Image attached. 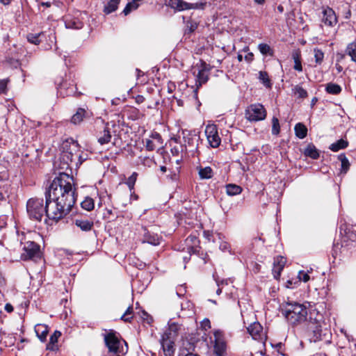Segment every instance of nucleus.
I'll return each mask as SVG.
<instances>
[{"label": "nucleus", "mask_w": 356, "mask_h": 356, "mask_svg": "<svg viewBox=\"0 0 356 356\" xmlns=\"http://www.w3.org/2000/svg\"><path fill=\"white\" fill-rule=\"evenodd\" d=\"M61 333L59 331L56 330L53 334L51 335L49 338V341L52 343H56L58 342V339L60 337Z\"/></svg>", "instance_id": "52"}, {"label": "nucleus", "mask_w": 356, "mask_h": 356, "mask_svg": "<svg viewBox=\"0 0 356 356\" xmlns=\"http://www.w3.org/2000/svg\"><path fill=\"white\" fill-rule=\"evenodd\" d=\"M87 114L88 113L85 109L79 108L76 111V113L72 117L71 122L74 124H78L83 121Z\"/></svg>", "instance_id": "25"}, {"label": "nucleus", "mask_w": 356, "mask_h": 356, "mask_svg": "<svg viewBox=\"0 0 356 356\" xmlns=\"http://www.w3.org/2000/svg\"><path fill=\"white\" fill-rule=\"evenodd\" d=\"M242 192V188L240 186L233 184L226 185V193L229 196H234L240 194Z\"/></svg>", "instance_id": "30"}, {"label": "nucleus", "mask_w": 356, "mask_h": 356, "mask_svg": "<svg viewBox=\"0 0 356 356\" xmlns=\"http://www.w3.org/2000/svg\"><path fill=\"white\" fill-rule=\"evenodd\" d=\"M187 29L189 32H193L197 27V24L195 22L188 21L186 24Z\"/></svg>", "instance_id": "54"}, {"label": "nucleus", "mask_w": 356, "mask_h": 356, "mask_svg": "<svg viewBox=\"0 0 356 356\" xmlns=\"http://www.w3.org/2000/svg\"><path fill=\"white\" fill-rule=\"evenodd\" d=\"M74 224L83 232H88L93 227V221L83 219H75Z\"/></svg>", "instance_id": "23"}, {"label": "nucleus", "mask_w": 356, "mask_h": 356, "mask_svg": "<svg viewBox=\"0 0 356 356\" xmlns=\"http://www.w3.org/2000/svg\"><path fill=\"white\" fill-rule=\"evenodd\" d=\"M184 146L196 149L197 147V142L200 136L197 134L195 130L183 129L181 131Z\"/></svg>", "instance_id": "11"}, {"label": "nucleus", "mask_w": 356, "mask_h": 356, "mask_svg": "<svg viewBox=\"0 0 356 356\" xmlns=\"http://www.w3.org/2000/svg\"><path fill=\"white\" fill-rule=\"evenodd\" d=\"M258 49L259 50L260 53L262 55L264 56H273V50L271 49V47L266 44V43H260L258 45Z\"/></svg>", "instance_id": "37"}, {"label": "nucleus", "mask_w": 356, "mask_h": 356, "mask_svg": "<svg viewBox=\"0 0 356 356\" xmlns=\"http://www.w3.org/2000/svg\"><path fill=\"white\" fill-rule=\"evenodd\" d=\"M145 148L147 151H154L157 145L152 138H146L144 140Z\"/></svg>", "instance_id": "46"}, {"label": "nucleus", "mask_w": 356, "mask_h": 356, "mask_svg": "<svg viewBox=\"0 0 356 356\" xmlns=\"http://www.w3.org/2000/svg\"><path fill=\"white\" fill-rule=\"evenodd\" d=\"M58 90L60 95L66 96L75 95L77 93L76 85L74 83H68L67 81L60 83Z\"/></svg>", "instance_id": "18"}, {"label": "nucleus", "mask_w": 356, "mask_h": 356, "mask_svg": "<svg viewBox=\"0 0 356 356\" xmlns=\"http://www.w3.org/2000/svg\"><path fill=\"white\" fill-rule=\"evenodd\" d=\"M219 249L222 252H229L231 253V245L226 241H222L219 245Z\"/></svg>", "instance_id": "50"}, {"label": "nucleus", "mask_w": 356, "mask_h": 356, "mask_svg": "<svg viewBox=\"0 0 356 356\" xmlns=\"http://www.w3.org/2000/svg\"><path fill=\"white\" fill-rule=\"evenodd\" d=\"M150 138H152L155 143H156L157 145H161L163 143L162 137L158 132H152L150 135Z\"/></svg>", "instance_id": "47"}, {"label": "nucleus", "mask_w": 356, "mask_h": 356, "mask_svg": "<svg viewBox=\"0 0 356 356\" xmlns=\"http://www.w3.org/2000/svg\"><path fill=\"white\" fill-rule=\"evenodd\" d=\"M259 81L267 88L271 87L270 80L268 77V74L265 71H260L259 73Z\"/></svg>", "instance_id": "39"}, {"label": "nucleus", "mask_w": 356, "mask_h": 356, "mask_svg": "<svg viewBox=\"0 0 356 356\" xmlns=\"http://www.w3.org/2000/svg\"><path fill=\"white\" fill-rule=\"evenodd\" d=\"M47 349L49 350L54 351L58 349L57 345L55 343H52L51 341H49V343L47 344Z\"/></svg>", "instance_id": "57"}, {"label": "nucleus", "mask_w": 356, "mask_h": 356, "mask_svg": "<svg viewBox=\"0 0 356 356\" xmlns=\"http://www.w3.org/2000/svg\"><path fill=\"white\" fill-rule=\"evenodd\" d=\"M280 131V126L279 120L273 117L272 119V134L273 135H278Z\"/></svg>", "instance_id": "43"}, {"label": "nucleus", "mask_w": 356, "mask_h": 356, "mask_svg": "<svg viewBox=\"0 0 356 356\" xmlns=\"http://www.w3.org/2000/svg\"><path fill=\"white\" fill-rule=\"evenodd\" d=\"M141 163L145 166L151 167L154 160L149 157H143L141 159Z\"/></svg>", "instance_id": "53"}, {"label": "nucleus", "mask_w": 356, "mask_h": 356, "mask_svg": "<svg viewBox=\"0 0 356 356\" xmlns=\"http://www.w3.org/2000/svg\"><path fill=\"white\" fill-rule=\"evenodd\" d=\"M8 79L0 80V94H5L7 91V84Z\"/></svg>", "instance_id": "51"}, {"label": "nucleus", "mask_w": 356, "mask_h": 356, "mask_svg": "<svg viewBox=\"0 0 356 356\" xmlns=\"http://www.w3.org/2000/svg\"><path fill=\"white\" fill-rule=\"evenodd\" d=\"M40 247L34 241H26L23 247V252L21 254V259L26 261L40 257Z\"/></svg>", "instance_id": "8"}, {"label": "nucleus", "mask_w": 356, "mask_h": 356, "mask_svg": "<svg viewBox=\"0 0 356 356\" xmlns=\"http://www.w3.org/2000/svg\"><path fill=\"white\" fill-rule=\"evenodd\" d=\"M346 53L351 57L353 62H356V42L348 44L346 47Z\"/></svg>", "instance_id": "34"}, {"label": "nucleus", "mask_w": 356, "mask_h": 356, "mask_svg": "<svg viewBox=\"0 0 356 356\" xmlns=\"http://www.w3.org/2000/svg\"><path fill=\"white\" fill-rule=\"evenodd\" d=\"M266 111L263 105L260 104H252L245 111L246 118L251 122L264 120Z\"/></svg>", "instance_id": "7"}, {"label": "nucleus", "mask_w": 356, "mask_h": 356, "mask_svg": "<svg viewBox=\"0 0 356 356\" xmlns=\"http://www.w3.org/2000/svg\"><path fill=\"white\" fill-rule=\"evenodd\" d=\"M8 179V174L7 171L3 170L2 172H0V181L6 180Z\"/></svg>", "instance_id": "58"}, {"label": "nucleus", "mask_w": 356, "mask_h": 356, "mask_svg": "<svg viewBox=\"0 0 356 356\" xmlns=\"http://www.w3.org/2000/svg\"><path fill=\"white\" fill-rule=\"evenodd\" d=\"M207 3L206 1H200V2H197L195 3H188L187 7L189 9H197V10H204L207 6Z\"/></svg>", "instance_id": "41"}, {"label": "nucleus", "mask_w": 356, "mask_h": 356, "mask_svg": "<svg viewBox=\"0 0 356 356\" xmlns=\"http://www.w3.org/2000/svg\"><path fill=\"white\" fill-rule=\"evenodd\" d=\"M204 235L209 241L211 240L212 233H210L209 231L204 232Z\"/></svg>", "instance_id": "64"}, {"label": "nucleus", "mask_w": 356, "mask_h": 356, "mask_svg": "<svg viewBox=\"0 0 356 356\" xmlns=\"http://www.w3.org/2000/svg\"><path fill=\"white\" fill-rule=\"evenodd\" d=\"M248 332L251 335L253 339L262 341L264 339L263 327L259 322L251 323L248 327Z\"/></svg>", "instance_id": "13"}, {"label": "nucleus", "mask_w": 356, "mask_h": 356, "mask_svg": "<svg viewBox=\"0 0 356 356\" xmlns=\"http://www.w3.org/2000/svg\"><path fill=\"white\" fill-rule=\"evenodd\" d=\"M111 196L107 193L106 191L101 193L99 195V202L98 207H102V204H105L106 201L110 200Z\"/></svg>", "instance_id": "48"}, {"label": "nucleus", "mask_w": 356, "mask_h": 356, "mask_svg": "<svg viewBox=\"0 0 356 356\" xmlns=\"http://www.w3.org/2000/svg\"><path fill=\"white\" fill-rule=\"evenodd\" d=\"M292 93L297 98L305 99L307 97L308 94L306 90H305L300 85H296L292 88Z\"/></svg>", "instance_id": "31"}, {"label": "nucleus", "mask_w": 356, "mask_h": 356, "mask_svg": "<svg viewBox=\"0 0 356 356\" xmlns=\"http://www.w3.org/2000/svg\"><path fill=\"white\" fill-rule=\"evenodd\" d=\"M286 262V258L282 256H278L275 259L273 262V273L275 279H278L280 277L281 272L283 270Z\"/></svg>", "instance_id": "19"}, {"label": "nucleus", "mask_w": 356, "mask_h": 356, "mask_svg": "<svg viewBox=\"0 0 356 356\" xmlns=\"http://www.w3.org/2000/svg\"><path fill=\"white\" fill-rule=\"evenodd\" d=\"M168 6L177 11L188 10V3L183 0H169Z\"/></svg>", "instance_id": "22"}, {"label": "nucleus", "mask_w": 356, "mask_h": 356, "mask_svg": "<svg viewBox=\"0 0 356 356\" xmlns=\"http://www.w3.org/2000/svg\"><path fill=\"white\" fill-rule=\"evenodd\" d=\"M345 232L348 239L356 241V227L346 228Z\"/></svg>", "instance_id": "44"}, {"label": "nucleus", "mask_w": 356, "mask_h": 356, "mask_svg": "<svg viewBox=\"0 0 356 356\" xmlns=\"http://www.w3.org/2000/svg\"><path fill=\"white\" fill-rule=\"evenodd\" d=\"M120 1V0H110L104 6V13L108 15L115 11L118 8Z\"/></svg>", "instance_id": "29"}, {"label": "nucleus", "mask_w": 356, "mask_h": 356, "mask_svg": "<svg viewBox=\"0 0 356 356\" xmlns=\"http://www.w3.org/2000/svg\"><path fill=\"white\" fill-rule=\"evenodd\" d=\"M35 332L41 341L46 340L48 334V327L43 324H38L35 326Z\"/></svg>", "instance_id": "24"}, {"label": "nucleus", "mask_w": 356, "mask_h": 356, "mask_svg": "<svg viewBox=\"0 0 356 356\" xmlns=\"http://www.w3.org/2000/svg\"><path fill=\"white\" fill-rule=\"evenodd\" d=\"M161 346L163 347L164 353L165 356H172L174 354V342L169 339L167 333H165V335L163 336L161 340Z\"/></svg>", "instance_id": "20"}, {"label": "nucleus", "mask_w": 356, "mask_h": 356, "mask_svg": "<svg viewBox=\"0 0 356 356\" xmlns=\"http://www.w3.org/2000/svg\"><path fill=\"white\" fill-rule=\"evenodd\" d=\"M210 69L209 65L207 64L205 62L201 63L197 74L196 75V83H198L199 86H202L207 82Z\"/></svg>", "instance_id": "12"}, {"label": "nucleus", "mask_w": 356, "mask_h": 356, "mask_svg": "<svg viewBox=\"0 0 356 356\" xmlns=\"http://www.w3.org/2000/svg\"><path fill=\"white\" fill-rule=\"evenodd\" d=\"M213 351L216 356H226L227 345L222 331L217 330L213 332Z\"/></svg>", "instance_id": "9"}, {"label": "nucleus", "mask_w": 356, "mask_h": 356, "mask_svg": "<svg viewBox=\"0 0 356 356\" xmlns=\"http://www.w3.org/2000/svg\"><path fill=\"white\" fill-rule=\"evenodd\" d=\"M216 282V284L218 285V286H220V285H222V284H227V280H220L218 276L216 275L213 274V275Z\"/></svg>", "instance_id": "56"}, {"label": "nucleus", "mask_w": 356, "mask_h": 356, "mask_svg": "<svg viewBox=\"0 0 356 356\" xmlns=\"http://www.w3.org/2000/svg\"><path fill=\"white\" fill-rule=\"evenodd\" d=\"M78 157V143L76 141H72L71 145L67 147V145L63 147V151L60 155V166L64 169H72L74 164L76 167L78 166L76 159Z\"/></svg>", "instance_id": "5"}, {"label": "nucleus", "mask_w": 356, "mask_h": 356, "mask_svg": "<svg viewBox=\"0 0 356 356\" xmlns=\"http://www.w3.org/2000/svg\"><path fill=\"white\" fill-rule=\"evenodd\" d=\"M314 53L316 63L318 65H321L323 61L324 53L323 52L322 50L318 48H315L314 49Z\"/></svg>", "instance_id": "40"}, {"label": "nucleus", "mask_w": 356, "mask_h": 356, "mask_svg": "<svg viewBox=\"0 0 356 356\" xmlns=\"http://www.w3.org/2000/svg\"><path fill=\"white\" fill-rule=\"evenodd\" d=\"M304 154L313 159H317L319 157L318 151L312 143H310L307 146L304 150Z\"/></svg>", "instance_id": "26"}, {"label": "nucleus", "mask_w": 356, "mask_h": 356, "mask_svg": "<svg viewBox=\"0 0 356 356\" xmlns=\"http://www.w3.org/2000/svg\"><path fill=\"white\" fill-rule=\"evenodd\" d=\"M201 327L204 330H207L208 329H210L211 328V322H210V321L208 318H204L201 322Z\"/></svg>", "instance_id": "55"}, {"label": "nucleus", "mask_w": 356, "mask_h": 356, "mask_svg": "<svg viewBox=\"0 0 356 356\" xmlns=\"http://www.w3.org/2000/svg\"><path fill=\"white\" fill-rule=\"evenodd\" d=\"M186 242L188 245L187 249L190 256L192 254H195L198 252L199 247L197 245L199 243V240L195 236L190 235L186 238Z\"/></svg>", "instance_id": "21"}, {"label": "nucleus", "mask_w": 356, "mask_h": 356, "mask_svg": "<svg viewBox=\"0 0 356 356\" xmlns=\"http://www.w3.org/2000/svg\"><path fill=\"white\" fill-rule=\"evenodd\" d=\"M26 211L29 218L36 222H41L45 216V207L42 198H30L26 203Z\"/></svg>", "instance_id": "4"}, {"label": "nucleus", "mask_w": 356, "mask_h": 356, "mask_svg": "<svg viewBox=\"0 0 356 356\" xmlns=\"http://www.w3.org/2000/svg\"><path fill=\"white\" fill-rule=\"evenodd\" d=\"M104 343L108 348V353L104 356H124L128 351L125 341H120L117 332L111 330L104 334Z\"/></svg>", "instance_id": "3"}, {"label": "nucleus", "mask_w": 356, "mask_h": 356, "mask_svg": "<svg viewBox=\"0 0 356 356\" xmlns=\"http://www.w3.org/2000/svg\"><path fill=\"white\" fill-rule=\"evenodd\" d=\"M348 145V142L343 139L338 140L337 142L332 143L330 146V149L332 152H338L340 149L346 148Z\"/></svg>", "instance_id": "28"}, {"label": "nucleus", "mask_w": 356, "mask_h": 356, "mask_svg": "<svg viewBox=\"0 0 356 356\" xmlns=\"http://www.w3.org/2000/svg\"><path fill=\"white\" fill-rule=\"evenodd\" d=\"M253 59H254V54L252 52H250L247 55L245 56V60L248 63L252 62L253 60Z\"/></svg>", "instance_id": "59"}, {"label": "nucleus", "mask_w": 356, "mask_h": 356, "mask_svg": "<svg viewBox=\"0 0 356 356\" xmlns=\"http://www.w3.org/2000/svg\"><path fill=\"white\" fill-rule=\"evenodd\" d=\"M298 282L302 281L304 282H307L309 280V275L307 273L300 270L298 275Z\"/></svg>", "instance_id": "49"}, {"label": "nucleus", "mask_w": 356, "mask_h": 356, "mask_svg": "<svg viewBox=\"0 0 356 356\" xmlns=\"http://www.w3.org/2000/svg\"><path fill=\"white\" fill-rule=\"evenodd\" d=\"M145 101V97L143 95H137L136 97V102L141 104Z\"/></svg>", "instance_id": "62"}, {"label": "nucleus", "mask_w": 356, "mask_h": 356, "mask_svg": "<svg viewBox=\"0 0 356 356\" xmlns=\"http://www.w3.org/2000/svg\"><path fill=\"white\" fill-rule=\"evenodd\" d=\"M186 292V289L184 286H181L177 291V295L179 297L182 296Z\"/></svg>", "instance_id": "60"}, {"label": "nucleus", "mask_w": 356, "mask_h": 356, "mask_svg": "<svg viewBox=\"0 0 356 356\" xmlns=\"http://www.w3.org/2000/svg\"><path fill=\"white\" fill-rule=\"evenodd\" d=\"M201 179H208L213 177V170L211 167L200 168L198 171Z\"/></svg>", "instance_id": "32"}, {"label": "nucleus", "mask_w": 356, "mask_h": 356, "mask_svg": "<svg viewBox=\"0 0 356 356\" xmlns=\"http://www.w3.org/2000/svg\"><path fill=\"white\" fill-rule=\"evenodd\" d=\"M81 207L88 211H92L95 207V203L92 198L86 197L84 200L81 203Z\"/></svg>", "instance_id": "35"}, {"label": "nucleus", "mask_w": 356, "mask_h": 356, "mask_svg": "<svg viewBox=\"0 0 356 356\" xmlns=\"http://www.w3.org/2000/svg\"><path fill=\"white\" fill-rule=\"evenodd\" d=\"M5 309L8 312H11L13 311V307L10 304H6L5 306Z\"/></svg>", "instance_id": "63"}, {"label": "nucleus", "mask_w": 356, "mask_h": 356, "mask_svg": "<svg viewBox=\"0 0 356 356\" xmlns=\"http://www.w3.org/2000/svg\"><path fill=\"white\" fill-rule=\"evenodd\" d=\"M338 159L341 162V172L346 173L350 167L348 159L343 153L339 154Z\"/></svg>", "instance_id": "36"}, {"label": "nucleus", "mask_w": 356, "mask_h": 356, "mask_svg": "<svg viewBox=\"0 0 356 356\" xmlns=\"http://www.w3.org/2000/svg\"><path fill=\"white\" fill-rule=\"evenodd\" d=\"M143 230V243H147L152 245L160 244V237L158 234L149 232L145 227H142Z\"/></svg>", "instance_id": "16"}, {"label": "nucleus", "mask_w": 356, "mask_h": 356, "mask_svg": "<svg viewBox=\"0 0 356 356\" xmlns=\"http://www.w3.org/2000/svg\"><path fill=\"white\" fill-rule=\"evenodd\" d=\"M86 160V158H83L79 152H78V157L76 159V162H78V165H81L84 161Z\"/></svg>", "instance_id": "61"}, {"label": "nucleus", "mask_w": 356, "mask_h": 356, "mask_svg": "<svg viewBox=\"0 0 356 356\" xmlns=\"http://www.w3.org/2000/svg\"><path fill=\"white\" fill-rule=\"evenodd\" d=\"M138 177V173L134 172L132 173V175L127 179L126 184H127L129 188L130 189V191L134 190L135 183Z\"/></svg>", "instance_id": "42"}, {"label": "nucleus", "mask_w": 356, "mask_h": 356, "mask_svg": "<svg viewBox=\"0 0 356 356\" xmlns=\"http://www.w3.org/2000/svg\"><path fill=\"white\" fill-rule=\"evenodd\" d=\"M339 85L334 83H328L325 86V91L331 95H338L341 92Z\"/></svg>", "instance_id": "33"}, {"label": "nucleus", "mask_w": 356, "mask_h": 356, "mask_svg": "<svg viewBox=\"0 0 356 356\" xmlns=\"http://www.w3.org/2000/svg\"><path fill=\"white\" fill-rule=\"evenodd\" d=\"M72 177L66 172H60L46 189L45 216L55 221L65 217L76 202V189L72 188Z\"/></svg>", "instance_id": "1"}, {"label": "nucleus", "mask_w": 356, "mask_h": 356, "mask_svg": "<svg viewBox=\"0 0 356 356\" xmlns=\"http://www.w3.org/2000/svg\"><path fill=\"white\" fill-rule=\"evenodd\" d=\"M64 22L67 29L78 30L83 26V22L79 16L67 15L64 17Z\"/></svg>", "instance_id": "14"}, {"label": "nucleus", "mask_w": 356, "mask_h": 356, "mask_svg": "<svg viewBox=\"0 0 356 356\" xmlns=\"http://www.w3.org/2000/svg\"><path fill=\"white\" fill-rule=\"evenodd\" d=\"M294 131H295L296 136L300 139H303L307 136V129L306 126L305 124H303L302 123H300V122L297 123L295 125Z\"/></svg>", "instance_id": "27"}, {"label": "nucleus", "mask_w": 356, "mask_h": 356, "mask_svg": "<svg viewBox=\"0 0 356 356\" xmlns=\"http://www.w3.org/2000/svg\"><path fill=\"white\" fill-rule=\"evenodd\" d=\"M205 134L209 145L217 148L221 143V138L218 134V127L216 124H208L205 128Z\"/></svg>", "instance_id": "10"}, {"label": "nucleus", "mask_w": 356, "mask_h": 356, "mask_svg": "<svg viewBox=\"0 0 356 356\" xmlns=\"http://www.w3.org/2000/svg\"><path fill=\"white\" fill-rule=\"evenodd\" d=\"M282 313L289 324L293 326L304 323L312 342L324 339L326 330L322 329L323 316L316 309H308L302 304L287 302Z\"/></svg>", "instance_id": "2"}, {"label": "nucleus", "mask_w": 356, "mask_h": 356, "mask_svg": "<svg viewBox=\"0 0 356 356\" xmlns=\"http://www.w3.org/2000/svg\"><path fill=\"white\" fill-rule=\"evenodd\" d=\"M133 313V307L132 306H129L127 310L125 311L124 314L122 316L121 319L124 321V322H129L130 323L133 318L131 314Z\"/></svg>", "instance_id": "45"}, {"label": "nucleus", "mask_w": 356, "mask_h": 356, "mask_svg": "<svg viewBox=\"0 0 356 356\" xmlns=\"http://www.w3.org/2000/svg\"><path fill=\"white\" fill-rule=\"evenodd\" d=\"M48 42L47 45L44 47V49H51L52 45L56 43V34L54 31H50L49 34L47 32L42 31L39 33H28L26 35V39L29 42L35 45H38L43 40H47Z\"/></svg>", "instance_id": "6"}, {"label": "nucleus", "mask_w": 356, "mask_h": 356, "mask_svg": "<svg viewBox=\"0 0 356 356\" xmlns=\"http://www.w3.org/2000/svg\"><path fill=\"white\" fill-rule=\"evenodd\" d=\"M322 22L329 26H333L337 23V17L332 8L327 7L323 9Z\"/></svg>", "instance_id": "15"}, {"label": "nucleus", "mask_w": 356, "mask_h": 356, "mask_svg": "<svg viewBox=\"0 0 356 356\" xmlns=\"http://www.w3.org/2000/svg\"><path fill=\"white\" fill-rule=\"evenodd\" d=\"M293 59L294 60V66L293 68L296 71L302 72V67L301 63V56L300 53L295 52L292 55Z\"/></svg>", "instance_id": "38"}, {"label": "nucleus", "mask_w": 356, "mask_h": 356, "mask_svg": "<svg viewBox=\"0 0 356 356\" xmlns=\"http://www.w3.org/2000/svg\"><path fill=\"white\" fill-rule=\"evenodd\" d=\"M112 136L108 123H106L102 131L97 134V141L101 145L108 144L111 140Z\"/></svg>", "instance_id": "17"}]
</instances>
